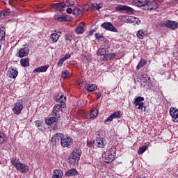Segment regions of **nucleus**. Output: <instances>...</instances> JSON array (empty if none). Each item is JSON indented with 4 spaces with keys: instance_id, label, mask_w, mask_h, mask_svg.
<instances>
[{
    "instance_id": "nucleus-1",
    "label": "nucleus",
    "mask_w": 178,
    "mask_h": 178,
    "mask_svg": "<svg viewBox=\"0 0 178 178\" xmlns=\"http://www.w3.org/2000/svg\"><path fill=\"white\" fill-rule=\"evenodd\" d=\"M134 4L144 10H155L158 9V3L151 0H135Z\"/></svg>"
},
{
    "instance_id": "nucleus-2",
    "label": "nucleus",
    "mask_w": 178,
    "mask_h": 178,
    "mask_svg": "<svg viewBox=\"0 0 178 178\" xmlns=\"http://www.w3.org/2000/svg\"><path fill=\"white\" fill-rule=\"evenodd\" d=\"M10 162L15 168L16 170L22 173L23 175H26V173H29L30 172V167L26 163H23L20 162V160L17 158H13L10 159Z\"/></svg>"
},
{
    "instance_id": "nucleus-3",
    "label": "nucleus",
    "mask_w": 178,
    "mask_h": 178,
    "mask_svg": "<svg viewBox=\"0 0 178 178\" xmlns=\"http://www.w3.org/2000/svg\"><path fill=\"white\" fill-rule=\"evenodd\" d=\"M96 138L94 140V144L99 148H104L106 145V140L104 138V131H98L96 133Z\"/></svg>"
},
{
    "instance_id": "nucleus-4",
    "label": "nucleus",
    "mask_w": 178,
    "mask_h": 178,
    "mask_svg": "<svg viewBox=\"0 0 178 178\" xmlns=\"http://www.w3.org/2000/svg\"><path fill=\"white\" fill-rule=\"evenodd\" d=\"M143 101H144L143 97H138L134 99V104L136 109H140V111H144V112H145V106H144V102H143Z\"/></svg>"
},
{
    "instance_id": "nucleus-5",
    "label": "nucleus",
    "mask_w": 178,
    "mask_h": 178,
    "mask_svg": "<svg viewBox=\"0 0 178 178\" xmlns=\"http://www.w3.org/2000/svg\"><path fill=\"white\" fill-rule=\"evenodd\" d=\"M80 156H81V149H74L70 155V159L74 163V162H79Z\"/></svg>"
},
{
    "instance_id": "nucleus-6",
    "label": "nucleus",
    "mask_w": 178,
    "mask_h": 178,
    "mask_svg": "<svg viewBox=\"0 0 178 178\" xmlns=\"http://www.w3.org/2000/svg\"><path fill=\"white\" fill-rule=\"evenodd\" d=\"M13 111L15 115H20L23 111V101L19 100L15 103Z\"/></svg>"
},
{
    "instance_id": "nucleus-7",
    "label": "nucleus",
    "mask_w": 178,
    "mask_h": 178,
    "mask_svg": "<svg viewBox=\"0 0 178 178\" xmlns=\"http://www.w3.org/2000/svg\"><path fill=\"white\" fill-rule=\"evenodd\" d=\"M60 144L62 147H70L73 144V139L69 136L63 135Z\"/></svg>"
},
{
    "instance_id": "nucleus-8",
    "label": "nucleus",
    "mask_w": 178,
    "mask_h": 178,
    "mask_svg": "<svg viewBox=\"0 0 178 178\" xmlns=\"http://www.w3.org/2000/svg\"><path fill=\"white\" fill-rule=\"evenodd\" d=\"M115 9L118 12H126V13H133L134 12V9L127 6L118 5L115 7Z\"/></svg>"
},
{
    "instance_id": "nucleus-9",
    "label": "nucleus",
    "mask_w": 178,
    "mask_h": 178,
    "mask_svg": "<svg viewBox=\"0 0 178 178\" xmlns=\"http://www.w3.org/2000/svg\"><path fill=\"white\" fill-rule=\"evenodd\" d=\"M162 26L170 29V30H176L178 27V23L175 21L167 20L163 22Z\"/></svg>"
},
{
    "instance_id": "nucleus-10",
    "label": "nucleus",
    "mask_w": 178,
    "mask_h": 178,
    "mask_svg": "<svg viewBox=\"0 0 178 178\" xmlns=\"http://www.w3.org/2000/svg\"><path fill=\"white\" fill-rule=\"evenodd\" d=\"M65 108V104H56L53 108V115L56 118H59L62 113V109Z\"/></svg>"
},
{
    "instance_id": "nucleus-11",
    "label": "nucleus",
    "mask_w": 178,
    "mask_h": 178,
    "mask_svg": "<svg viewBox=\"0 0 178 178\" xmlns=\"http://www.w3.org/2000/svg\"><path fill=\"white\" fill-rule=\"evenodd\" d=\"M101 27L104 29V30H108V31H113V33H118V29L113 26V24L111 22H104L101 24Z\"/></svg>"
},
{
    "instance_id": "nucleus-12",
    "label": "nucleus",
    "mask_w": 178,
    "mask_h": 178,
    "mask_svg": "<svg viewBox=\"0 0 178 178\" xmlns=\"http://www.w3.org/2000/svg\"><path fill=\"white\" fill-rule=\"evenodd\" d=\"M170 116L172 118V120L175 122V123H177L178 122V109L175 107H171L170 108Z\"/></svg>"
},
{
    "instance_id": "nucleus-13",
    "label": "nucleus",
    "mask_w": 178,
    "mask_h": 178,
    "mask_svg": "<svg viewBox=\"0 0 178 178\" xmlns=\"http://www.w3.org/2000/svg\"><path fill=\"white\" fill-rule=\"evenodd\" d=\"M18 74L19 72H17V70H16L15 67H11L7 72V76L11 79H16Z\"/></svg>"
},
{
    "instance_id": "nucleus-14",
    "label": "nucleus",
    "mask_w": 178,
    "mask_h": 178,
    "mask_svg": "<svg viewBox=\"0 0 178 178\" xmlns=\"http://www.w3.org/2000/svg\"><path fill=\"white\" fill-rule=\"evenodd\" d=\"M123 20L125 22V23H134V22H136V24H140V23H141L138 18L133 16H125L124 17Z\"/></svg>"
},
{
    "instance_id": "nucleus-15",
    "label": "nucleus",
    "mask_w": 178,
    "mask_h": 178,
    "mask_svg": "<svg viewBox=\"0 0 178 178\" xmlns=\"http://www.w3.org/2000/svg\"><path fill=\"white\" fill-rule=\"evenodd\" d=\"M29 52H30L29 47H22L18 51V57L24 58V56H27V55H29Z\"/></svg>"
},
{
    "instance_id": "nucleus-16",
    "label": "nucleus",
    "mask_w": 178,
    "mask_h": 178,
    "mask_svg": "<svg viewBox=\"0 0 178 178\" xmlns=\"http://www.w3.org/2000/svg\"><path fill=\"white\" fill-rule=\"evenodd\" d=\"M63 137V134H61V133L56 134L51 138V142L55 143L56 144H59V143L62 141Z\"/></svg>"
},
{
    "instance_id": "nucleus-17",
    "label": "nucleus",
    "mask_w": 178,
    "mask_h": 178,
    "mask_svg": "<svg viewBox=\"0 0 178 178\" xmlns=\"http://www.w3.org/2000/svg\"><path fill=\"white\" fill-rule=\"evenodd\" d=\"M62 32L55 31L51 33L50 38L53 42H58V40H59V37H60Z\"/></svg>"
},
{
    "instance_id": "nucleus-18",
    "label": "nucleus",
    "mask_w": 178,
    "mask_h": 178,
    "mask_svg": "<svg viewBox=\"0 0 178 178\" xmlns=\"http://www.w3.org/2000/svg\"><path fill=\"white\" fill-rule=\"evenodd\" d=\"M51 6L56 10H58L59 12H60L63 9H65V8H66V4H65L64 3H56L51 4Z\"/></svg>"
},
{
    "instance_id": "nucleus-19",
    "label": "nucleus",
    "mask_w": 178,
    "mask_h": 178,
    "mask_svg": "<svg viewBox=\"0 0 178 178\" xmlns=\"http://www.w3.org/2000/svg\"><path fill=\"white\" fill-rule=\"evenodd\" d=\"M54 99L56 102H58L60 105H65V102H66V96L60 95L56 96L54 97Z\"/></svg>"
},
{
    "instance_id": "nucleus-20",
    "label": "nucleus",
    "mask_w": 178,
    "mask_h": 178,
    "mask_svg": "<svg viewBox=\"0 0 178 178\" xmlns=\"http://www.w3.org/2000/svg\"><path fill=\"white\" fill-rule=\"evenodd\" d=\"M86 24L84 22H81L78 26L75 29L76 34H83L84 33V27Z\"/></svg>"
},
{
    "instance_id": "nucleus-21",
    "label": "nucleus",
    "mask_w": 178,
    "mask_h": 178,
    "mask_svg": "<svg viewBox=\"0 0 178 178\" xmlns=\"http://www.w3.org/2000/svg\"><path fill=\"white\" fill-rule=\"evenodd\" d=\"M58 120V117H49L45 120L46 124L51 126V124H55Z\"/></svg>"
},
{
    "instance_id": "nucleus-22",
    "label": "nucleus",
    "mask_w": 178,
    "mask_h": 178,
    "mask_svg": "<svg viewBox=\"0 0 178 178\" xmlns=\"http://www.w3.org/2000/svg\"><path fill=\"white\" fill-rule=\"evenodd\" d=\"M48 67H49L48 65L37 67L33 70V73H44V72H47V70H48Z\"/></svg>"
},
{
    "instance_id": "nucleus-23",
    "label": "nucleus",
    "mask_w": 178,
    "mask_h": 178,
    "mask_svg": "<svg viewBox=\"0 0 178 178\" xmlns=\"http://www.w3.org/2000/svg\"><path fill=\"white\" fill-rule=\"evenodd\" d=\"M106 52H108V49L100 47L97 51V55H98V56H105V55H107Z\"/></svg>"
},
{
    "instance_id": "nucleus-24",
    "label": "nucleus",
    "mask_w": 178,
    "mask_h": 178,
    "mask_svg": "<svg viewBox=\"0 0 178 178\" xmlns=\"http://www.w3.org/2000/svg\"><path fill=\"white\" fill-rule=\"evenodd\" d=\"M106 154L109 155V156L115 159V157L116 156V149H115V147H111L108 149V150L106 152Z\"/></svg>"
},
{
    "instance_id": "nucleus-25",
    "label": "nucleus",
    "mask_w": 178,
    "mask_h": 178,
    "mask_svg": "<svg viewBox=\"0 0 178 178\" xmlns=\"http://www.w3.org/2000/svg\"><path fill=\"white\" fill-rule=\"evenodd\" d=\"M77 173V170L72 168L65 172V176L67 177H72V176H76Z\"/></svg>"
},
{
    "instance_id": "nucleus-26",
    "label": "nucleus",
    "mask_w": 178,
    "mask_h": 178,
    "mask_svg": "<svg viewBox=\"0 0 178 178\" xmlns=\"http://www.w3.org/2000/svg\"><path fill=\"white\" fill-rule=\"evenodd\" d=\"M91 9L90 10H99L104 6V4L102 3H91Z\"/></svg>"
},
{
    "instance_id": "nucleus-27",
    "label": "nucleus",
    "mask_w": 178,
    "mask_h": 178,
    "mask_svg": "<svg viewBox=\"0 0 178 178\" xmlns=\"http://www.w3.org/2000/svg\"><path fill=\"white\" fill-rule=\"evenodd\" d=\"M55 20H58V22H66L67 19L66 17L63 15H54Z\"/></svg>"
},
{
    "instance_id": "nucleus-28",
    "label": "nucleus",
    "mask_w": 178,
    "mask_h": 178,
    "mask_svg": "<svg viewBox=\"0 0 178 178\" xmlns=\"http://www.w3.org/2000/svg\"><path fill=\"white\" fill-rule=\"evenodd\" d=\"M86 87L87 91L89 92H92V91H95V90H97V85L95 84H88Z\"/></svg>"
},
{
    "instance_id": "nucleus-29",
    "label": "nucleus",
    "mask_w": 178,
    "mask_h": 178,
    "mask_svg": "<svg viewBox=\"0 0 178 178\" xmlns=\"http://www.w3.org/2000/svg\"><path fill=\"white\" fill-rule=\"evenodd\" d=\"M145 65H147V60L145 59H141L138 65L136 66V69L138 70H140V69H141V67H144V66H145Z\"/></svg>"
},
{
    "instance_id": "nucleus-30",
    "label": "nucleus",
    "mask_w": 178,
    "mask_h": 178,
    "mask_svg": "<svg viewBox=\"0 0 178 178\" xmlns=\"http://www.w3.org/2000/svg\"><path fill=\"white\" fill-rule=\"evenodd\" d=\"M20 63L24 67H26L27 66H30V61H29V58H22V59H21L20 60Z\"/></svg>"
},
{
    "instance_id": "nucleus-31",
    "label": "nucleus",
    "mask_w": 178,
    "mask_h": 178,
    "mask_svg": "<svg viewBox=\"0 0 178 178\" xmlns=\"http://www.w3.org/2000/svg\"><path fill=\"white\" fill-rule=\"evenodd\" d=\"M54 176L57 178H61L63 176V172L60 170H54Z\"/></svg>"
},
{
    "instance_id": "nucleus-32",
    "label": "nucleus",
    "mask_w": 178,
    "mask_h": 178,
    "mask_svg": "<svg viewBox=\"0 0 178 178\" xmlns=\"http://www.w3.org/2000/svg\"><path fill=\"white\" fill-rule=\"evenodd\" d=\"M136 35L140 40H143L145 37V32L143 29H140L137 32Z\"/></svg>"
},
{
    "instance_id": "nucleus-33",
    "label": "nucleus",
    "mask_w": 178,
    "mask_h": 178,
    "mask_svg": "<svg viewBox=\"0 0 178 178\" xmlns=\"http://www.w3.org/2000/svg\"><path fill=\"white\" fill-rule=\"evenodd\" d=\"M98 109L94 108L90 112V117L91 118V119H94V118H97V116H98Z\"/></svg>"
},
{
    "instance_id": "nucleus-34",
    "label": "nucleus",
    "mask_w": 178,
    "mask_h": 178,
    "mask_svg": "<svg viewBox=\"0 0 178 178\" xmlns=\"http://www.w3.org/2000/svg\"><path fill=\"white\" fill-rule=\"evenodd\" d=\"M35 126H36V127H38V129L39 130H44V122H42L40 120L35 121Z\"/></svg>"
},
{
    "instance_id": "nucleus-35",
    "label": "nucleus",
    "mask_w": 178,
    "mask_h": 178,
    "mask_svg": "<svg viewBox=\"0 0 178 178\" xmlns=\"http://www.w3.org/2000/svg\"><path fill=\"white\" fill-rule=\"evenodd\" d=\"M90 9L91 10V3H86L82 6L83 12H88Z\"/></svg>"
},
{
    "instance_id": "nucleus-36",
    "label": "nucleus",
    "mask_w": 178,
    "mask_h": 178,
    "mask_svg": "<svg viewBox=\"0 0 178 178\" xmlns=\"http://www.w3.org/2000/svg\"><path fill=\"white\" fill-rule=\"evenodd\" d=\"M146 149H148V146H147V145H144V146L140 147L138 151V155H142V154H144V152H145Z\"/></svg>"
},
{
    "instance_id": "nucleus-37",
    "label": "nucleus",
    "mask_w": 178,
    "mask_h": 178,
    "mask_svg": "<svg viewBox=\"0 0 178 178\" xmlns=\"http://www.w3.org/2000/svg\"><path fill=\"white\" fill-rule=\"evenodd\" d=\"M113 159L112 158V156L111 157V156L106 154L104 156V162H106V163H111V162H113Z\"/></svg>"
},
{
    "instance_id": "nucleus-38",
    "label": "nucleus",
    "mask_w": 178,
    "mask_h": 178,
    "mask_svg": "<svg viewBox=\"0 0 178 178\" xmlns=\"http://www.w3.org/2000/svg\"><path fill=\"white\" fill-rule=\"evenodd\" d=\"M111 116L113 117V119H120V111H117L111 113Z\"/></svg>"
},
{
    "instance_id": "nucleus-39",
    "label": "nucleus",
    "mask_w": 178,
    "mask_h": 178,
    "mask_svg": "<svg viewBox=\"0 0 178 178\" xmlns=\"http://www.w3.org/2000/svg\"><path fill=\"white\" fill-rule=\"evenodd\" d=\"M5 31L0 29V42H2V41H5Z\"/></svg>"
},
{
    "instance_id": "nucleus-40",
    "label": "nucleus",
    "mask_w": 178,
    "mask_h": 178,
    "mask_svg": "<svg viewBox=\"0 0 178 178\" xmlns=\"http://www.w3.org/2000/svg\"><path fill=\"white\" fill-rule=\"evenodd\" d=\"M6 141V137H5V134L2 132H0V144H3Z\"/></svg>"
},
{
    "instance_id": "nucleus-41",
    "label": "nucleus",
    "mask_w": 178,
    "mask_h": 178,
    "mask_svg": "<svg viewBox=\"0 0 178 178\" xmlns=\"http://www.w3.org/2000/svg\"><path fill=\"white\" fill-rule=\"evenodd\" d=\"M73 14L75 16H79V15H81V10H80L79 8H75L73 10Z\"/></svg>"
},
{
    "instance_id": "nucleus-42",
    "label": "nucleus",
    "mask_w": 178,
    "mask_h": 178,
    "mask_svg": "<svg viewBox=\"0 0 178 178\" xmlns=\"http://www.w3.org/2000/svg\"><path fill=\"white\" fill-rule=\"evenodd\" d=\"M140 80H146V81L148 80V81H150L151 77L148 76L147 74H143L140 77Z\"/></svg>"
},
{
    "instance_id": "nucleus-43",
    "label": "nucleus",
    "mask_w": 178,
    "mask_h": 178,
    "mask_svg": "<svg viewBox=\"0 0 178 178\" xmlns=\"http://www.w3.org/2000/svg\"><path fill=\"white\" fill-rule=\"evenodd\" d=\"M0 16H3V17H8V16H9V12L6 11V10H3L0 13Z\"/></svg>"
},
{
    "instance_id": "nucleus-44",
    "label": "nucleus",
    "mask_w": 178,
    "mask_h": 178,
    "mask_svg": "<svg viewBox=\"0 0 178 178\" xmlns=\"http://www.w3.org/2000/svg\"><path fill=\"white\" fill-rule=\"evenodd\" d=\"M61 77H63V79H67V77H69V72L67 70L63 72Z\"/></svg>"
},
{
    "instance_id": "nucleus-45",
    "label": "nucleus",
    "mask_w": 178,
    "mask_h": 178,
    "mask_svg": "<svg viewBox=\"0 0 178 178\" xmlns=\"http://www.w3.org/2000/svg\"><path fill=\"white\" fill-rule=\"evenodd\" d=\"M106 56L108 59H115V58L116 57V54L115 53L107 54Z\"/></svg>"
},
{
    "instance_id": "nucleus-46",
    "label": "nucleus",
    "mask_w": 178,
    "mask_h": 178,
    "mask_svg": "<svg viewBox=\"0 0 178 178\" xmlns=\"http://www.w3.org/2000/svg\"><path fill=\"white\" fill-rule=\"evenodd\" d=\"M149 83V81H148V79L147 80H142L141 85L144 86V87H145V86H148V87L151 88Z\"/></svg>"
},
{
    "instance_id": "nucleus-47",
    "label": "nucleus",
    "mask_w": 178,
    "mask_h": 178,
    "mask_svg": "<svg viewBox=\"0 0 178 178\" xmlns=\"http://www.w3.org/2000/svg\"><path fill=\"white\" fill-rule=\"evenodd\" d=\"M65 58H62L59 60V61L58 62V67H62V65H63V63L65 62Z\"/></svg>"
},
{
    "instance_id": "nucleus-48",
    "label": "nucleus",
    "mask_w": 178,
    "mask_h": 178,
    "mask_svg": "<svg viewBox=\"0 0 178 178\" xmlns=\"http://www.w3.org/2000/svg\"><path fill=\"white\" fill-rule=\"evenodd\" d=\"M65 40L66 41H72V40H73V35L71 34H67L65 35Z\"/></svg>"
},
{
    "instance_id": "nucleus-49",
    "label": "nucleus",
    "mask_w": 178,
    "mask_h": 178,
    "mask_svg": "<svg viewBox=\"0 0 178 178\" xmlns=\"http://www.w3.org/2000/svg\"><path fill=\"white\" fill-rule=\"evenodd\" d=\"M113 120V117H112V115H111L110 116H108L105 120V123L108 122L111 123V122H112Z\"/></svg>"
},
{
    "instance_id": "nucleus-50",
    "label": "nucleus",
    "mask_w": 178,
    "mask_h": 178,
    "mask_svg": "<svg viewBox=\"0 0 178 178\" xmlns=\"http://www.w3.org/2000/svg\"><path fill=\"white\" fill-rule=\"evenodd\" d=\"M99 41H101L102 42H106L108 40L106 38H104L103 35H102V37L99 39Z\"/></svg>"
},
{
    "instance_id": "nucleus-51",
    "label": "nucleus",
    "mask_w": 178,
    "mask_h": 178,
    "mask_svg": "<svg viewBox=\"0 0 178 178\" xmlns=\"http://www.w3.org/2000/svg\"><path fill=\"white\" fill-rule=\"evenodd\" d=\"M95 38L96 40H99L102 37V35H101V33H95Z\"/></svg>"
},
{
    "instance_id": "nucleus-52",
    "label": "nucleus",
    "mask_w": 178,
    "mask_h": 178,
    "mask_svg": "<svg viewBox=\"0 0 178 178\" xmlns=\"http://www.w3.org/2000/svg\"><path fill=\"white\" fill-rule=\"evenodd\" d=\"M66 12H67V13H69V15H70V14L73 13V10L72 8H69L66 10Z\"/></svg>"
},
{
    "instance_id": "nucleus-53",
    "label": "nucleus",
    "mask_w": 178,
    "mask_h": 178,
    "mask_svg": "<svg viewBox=\"0 0 178 178\" xmlns=\"http://www.w3.org/2000/svg\"><path fill=\"white\" fill-rule=\"evenodd\" d=\"M71 56H72L70 54H67L64 56L63 58L65 59V60H66L69 59V58H70Z\"/></svg>"
},
{
    "instance_id": "nucleus-54",
    "label": "nucleus",
    "mask_w": 178,
    "mask_h": 178,
    "mask_svg": "<svg viewBox=\"0 0 178 178\" xmlns=\"http://www.w3.org/2000/svg\"><path fill=\"white\" fill-rule=\"evenodd\" d=\"M102 95V93L101 92H98L97 94V99H99Z\"/></svg>"
},
{
    "instance_id": "nucleus-55",
    "label": "nucleus",
    "mask_w": 178,
    "mask_h": 178,
    "mask_svg": "<svg viewBox=\"0 0 178 178\" xmlns=\"http://www.w3.org/2000/svg\"><path fill=\"white\" fill-rule=\"evenodd\" d=\"M87 145H88V147H92V143L88 141Z\"/></svg>"
},
{
    "instance_id": "nucleus-56",
    "label": "nucleus",
    "mask_w": 178,
    "mask_h": 178,
    "mask_svg": "<svg viewBox=\"0 0 178 178\" xmlns=\"http://www.w3.org/2000/svg\"><path fill=\"white\" fill-rule=\"evenodd\" d=\"M92 34H94V31H92V30H91V31H90V32H89V35H92Z\"/></svg>"
},
{
    "instance_id": "nucleus-57",
    "label": "nucleus",
    "mask_w": 178,
    "mask_h": 178,
    "mask_svg": "<svg viewBox=\"0 0 178 178\" xmlns=\"http://www.w3.org/2000/svg\"><path fill=\"white\" fill-rule=\"evenodd\" d=\"M103 60H108V56H104Z\"/></svg>"
},
{
    "instance_id": "nucleus-58",
    "label": "nucleus",
    "mask_w": 178,
    "mask_h": 178,
    "mask_svg": "<svg viewBox=\"0 0 178 178\" xmlns=\"http://www.w3.org/2000/svg\"><path fill=\"white\" fill-rule=\"evenodd\" d=\"M52 178H58V177H55V175H53Z\"/></svg>"
},
{
    "instance_id": "nucleus-59",
    "label": "nucleus",
    "mask_w": 178,
    "mask_h": 178,
    "mask_svg": "<svg viewBox=\"0 0 178 178\" xmlns=\"http://www.w3.org/2000/svg\"><path fill=\"white\" fill-rule=\"evenodd\" d=\"M175 2H177V3H178V0H174Z\"/></svg>"
},
{
    "instance_id": "nucleus-60",
    "label": "nucleus",
    "mask_w": 178,
    "mask_h": 178,
    "mask_svg": "<svg viewBox=\"0 0 178 178\" xmlns=\"http://www.w3.org/2000/svg\"><path fill=\"white\" fill-rule=\"evenodd\" d=\"M3 1H8L9 3H10V0H3Z\"/></svg>"
},
{
    "instance_id": "nucleus-61",
    "label": "nucleus",
    "mask_w": 178,
    "mask_h": 178,
    "mask_svg": "<svg viewBox=\"0 0 178 178\" xmlns=\"http://www.w3.org/2000/svg\"><path fill=\"white\" fill-rule=\"evenodd\" d=\"M2 48V46L1 45H0V49Z\"/></svg>"
}]
</instances>
